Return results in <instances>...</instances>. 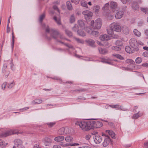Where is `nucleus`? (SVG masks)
Wrapping results in <instances>:
<instances>
[{
  "instance_id": "nucleus-40",
  "label": "nucleus",
  "mask_w": 148,
  "mask_h": 148,
  "mask_svg": "<svg viewBox=\"0 0 148 148\" xmlns=\"http://www.w3.org/2000/svg\"><path fill=\"white\" fill-rule=\"evenodd\" d=\"M65 32L66 34L69 36L71 37L72 36L73 34L70 31L66 29L65 30Z\"/></svg>"
},
{
  "instance_id": "nucleus-11",
  "label": "nucleus",
  "mask_w": 148,
  "mask_h": 148,
  "mask_svg": "<svg viewBox=\"0 0 148 148\" xmlns=\"http://www.w3.org/2000/svg\"><path fill=\"white\" fill-rule=\"evenodd\" d=\"M110 106L114 108H116L119 110H121L123 111H127L128 110L123 108L122 106H120L118 104L116 105H110Z\"/></svg>"
},
{
  "instance_id": "nucleus-55",
  "label": "nucleus",
  "mask_w": 148,
  "mask_h": 148,
  "mask_svg": "<svg viewBox=\"0 0 148 148\" xmlns=\"http://www.w3.org/2000/svg\"><path fill=\"white\" fill-rule=\"evenodd\" d=\"M144 32L145 35L147 36L146 38L148 39V29L145 30Z\"/></svg>"
},
{
  "instance_id": "nucleus-64",
  "label": "nucleus",
  "mask_w": 148,
  "mask_h": 148,
  "mask_svg": "<svg viewBox=\"0 0 148 148\" xmlns=\"http://www.w3.org/2000/svg\"><path fill=\"white\" fill-rule=\"evenodd\" d=\"M33 148H40L39 146V145H38L36 144L34 145V146Z\"/></svg>"
},
{
  "instance_id": "nucleus-50",
  "label": "nucleus",
  "mask_w": 148,
  "mask_h": 148,
  "mask_svg": "<svg viewBox=\"0 0 148 148\" xmlns=\"http://www.w3.org/2000/svg\"><path fill=\"white\" fill-rule=\"evenodd\" d=\"M89 11L88 10H85L82 12V14L85 16V18H86V15L88 14V13H89Z\"/></svg>"
},
{
  "instance_id": "nucleus-20",
  "label": "nucleus",
  "mask_w": 148,
  "mask_h": 148,
  "mask_svg": "<svg viewBox=\"0 0 148 148\" xmlns=\"http://www.w3.org/2000/svg\"><path fill=\"white\" fill-rule=\"evenodd\" d=\"M114 30L113 29H112L111 27H110V28L107 29V32L108 33V34H109L110 35H111L113 37V38H114L113 36L112 35L113 34V32H114ZM118 36H116L115 37L116 38H118Z\"/></svg>"
},
{
  "instance_id": "nucleus-34",
  "label": "nucleus",
  "mask_w": 148,
  "mask_h": 148,
  "mask_svg": "<svg viewBox=\"0 0 148 148\" xmlns=\"http://www.w3.org/2000/svg\"><path fill=\"white\" fill-rule=\"evenodd\" d=\"M78 23L80 27H84L85 26L84 22L82 19H79L78 21Z\"/></svg>"
},
{
  "instance_id": "nucleus-33",
  "label": "nucleus",
  "mask_w": 148,
  "mask_h": 148,
  "mask_svg": "<svg viewBox=\"0 0 148 148\" xmlns=\"http://www.w3.org/2000/svg\"><path fill=\"white\" fill-rule=\"evenodd\" d=\"M81 5L83 7H85L86 8H88V5L87 4V3L86 1L84 0H82L80 2Z\"/></svg>"
},
{
  "instance_id": "nucleus-28",
  "label": "nucleus",
  "mask_w": 148,
  "mask_h": 148,
  "mask_svg": "<svg viewBox=\"0 0 148 148\" xmlns=\"http://www.w3.org/2000/svg\"><path fill=\"white\" fill-rule=\"evenodd\" d=\"M139 111L138 113L134 114L132 116V118L134 119H137L138 117L142 116L143 115L141 113H139Z\"/></svg>"
},
{
  "instance_id": "nucleus-63",
  "label": "nucleus",
  "mask_w": 148,
  "mask_h": 148,
  "mask_svg": "<svg viewBox=\"0 0 148 148\" xmlns=\"http://www.w3.org/2000/svg\"><path fill=\"white\" fill-rule=\"evenodd\" d=\"M53 148H61V147L60 145H55L53 146Z\"/></svg>"
},
{
  "instance_id": "nucleus-46",
  "label": "nucleus",
  "mask_w": 148,
  "mask_h": 148,
  "mask_svg": "<svg viewBox=\"0 0 148 148\" xmlns=\"http://www.w3.org/2000/svg\"><path fill=\"white\" fill-rule=\"evenodd\" d=\"M89 13H88V14L86 15V17L87 16V17H91L93 15V13L92 12L89 11Z\"/></svg>"
},
{
  "instance_id": "nucleus-29",
  "label": "nucleus",
  "mask_w": 148,
  "mask_h": 148,
  "mask_svg": "<svg viewBox=\"0 0 148 148\" xmlns=\"http://www.w3.org/2000/svg\"><path fill=\"white\" fill-rule=\"evenodd\" d=\"M112 56L115 57L120 60H124V58L121 56L120 54L116 53H114L112 54Z\"/></svg>"
},
{
  "instance_id": "nucleus-16",
  "label": "nucleus",
  "mask_w": 148,
  "mask_h": 148,
  "mask_svg": "<svg viewBox=\"0 0 148 148\" xmlns=\"http://www.w3.org/2000/svg\"><path fill=\"white\" fill-rule=\"evenodd\" d=\"M100 39L102 41H108L110 39V37L106 34L101 35L99 37Z\"/></svg>"
},
{
  "instance_id": "nucleus-54",
  "label": "nucleus",
  "mask_w": 148,
  "mask_h": 148,
  "mask_svg": "<svg viewBox=\"0 0 148 148\" xmlns=\"http://www.w3.org/2000/svg\"><path fill=\"white\" fill-rule=\"evenodd\" d=\"M12 48H13V45L14 44V34L13 32H12Z\"/></svg>"
},
{
  "instance_id": "nucleus-36",
  "label": "nucleus",
  "mask_w": 148,
  "mask_h": 148,
  "mask_svg": "<svg viewBox=\"0 0 148 148\" xmlns=\"http://www.w3.org/2000/svg\"><path fill=\"white\" fill-rule=\"evenodd\" d=\"M73 138L71 136H67L65 138V140L67 142H70L73 140Z\"/></svg>"
},
{
  "instance_id": "nucleus-49",
  "label": "nucleus",
  "mask_w": 148,
  "mask_h": 148,
  "mask_svg": "<svg viewBox=\"0 0 148 148\" xmlns=\"http://www.w3.org/2000/svg\"><path fill=\"white\" fill-rule=\"evenodd\" d=\"M56 22L57 24L58 25H61V22L60 19H54Z\"/></svg>"
},
{
  "instance_id": "nucleus-62",
  "label": "nucleus",
  "mask_w": 148,
  "mask_h": 148,
  "mask_svg": "<svg viewBox=\"0 0 148 148\" xmlns=\"http://www.w3.org/2000/svg\"><path fill=\"white\" fill-rule=\"evenodd\" d=\"M29 108V107H26L24 108H22V109H21L19 110H26L28 109Z\"/></svg>"
},
{
  "instance_id": "nucleus-44",
  "label": "nucleus",
  "mask_w": 148,
  "mask_h": 148,
  "mask_svg": "<svg viewBox=\"0 0 148 148\" xmlns=\"http://www.w3.org/2000/svg\"><path fill=\"white\" fill-rule=\"evenodd\" d=\"M112 48L113 50L116 51H120L121 49L120 47L116 46L112 47Z\"/></svg>"
},
{
  "instance_id": "nucleus-21",
  "label": "nucleus",
  "mask_w": 148,
  "mask_h": 148,
  "mask_svg": "<svg viewBox=\"0 0 148 148\" xmlns=\"http://www.w3.org/2000/svg\"><path fill=\"white\" fill-rule=\"evenodd\" d=\"M100 9V7L99 5H95L93 7L94 12L96 15L99 14Z\"/></svg>"
},
{
  "instance_id": "nucleus-51",
  "label": "nucleus",
  "mask_w": 148,
  "mask_h": 148,
  "mask_svg": "<svg viewBox=\"0 0 148 148\" xmlns=\"http://www.w3.org/2000/svg\"><path fill=\"white\" fill-rule=\"evenodd\" d=\"M75 39L76 41L78 43H84V41L78 38H76Z\"/></svg>"
},
{
  "instance_id": "nucleus-39",
  "label": "nucleus",
  "mask_w": 148,
  "mask_h": 148,
  "mask_svg": "<svg viewBox=\"0 0 148 148\" xmlns=\"http://www.w3.org/2000/svg\"><path fill=\"white\" fill-rule=\"evenodd\" d=\"M60 145L63 147H66L70 146L71 144L70 143H65V144L63 142H61L60 143Z\"/></svg>"
},
{
  "instance_id": "nucleus-35",
  "label": "nucleus",
  "mask_w": 148,
  "mask_h": 148,
  "mask_svg": "<svg viewBox=\"0 0 148 148\" xmlns=\"http://www.w3.org/2000/svg\"><path fill=\"white\" fill-rule=\"evenodd\" d=\"M77 32L79 36L83 37L86 35L85 33L84 32L82 31L79 30L77 31Z\"/></svg>"
},
{
  "instance_id": "nucleus-3",
  "label": "nucleus",
  "mask_w": 148,
  "mask_h": 148,
  "mask_svg": "<svg viewBox=\"0 0 148 148\" xmlns=\"http://www.w3.org/2000/svg\"><path fill=\"white\" fill-rule=\"evenodd\" d=\"M109 3H108L105 4L104 6L103 7L102 9L104 10L102 12L103 15L108 18L112 17V15L111 14V13L110 10H108L109 8Z\"/></svg>"
},
{
  "instance_id": "nucleus-24",
  "label": "nucleus",
  "mask_w": 148,
  "mask_h": 148,
  "mask_svg": "<svg viewBox=\"0 0 148 148\" xmlns=\"http://www.w3.org/2000/svg\"><path fill=\"white\" fill-rule=\"evenodd\" d=\"M65 127H62L60 128L58 131V133L60 135H66L65 132Z\"/></svg>"
},
{
  "instance_id": "nucleus-32",
  "label": "nucleus",
  "mask_w": 148,
  "mask_h": 148,
  "mask_svg": "<svg viewBox=\"0 0 148 148\" xmlns=\"http://www.w3.org/2000/svg\"><path fill=\"white\" fill-rule=\"evenodd\" d=\"M125 50L126 52L129 53H133L132 50L130 47L129 46H126L125 47Z\"/></svg>"
},
{
  "instance_id": "nucleus-53",
  "label": "nucleus",
  "mask_w": 148,
  "mask_h": 148,
  "mask_svg": "<svg viewBox=\"0 0 148 148\" xmlns=\"http://www.w3.org/2000/svg\"><path fill=\"white\" fill-rule=\"evenodd\" d=\"M80 0H71V1L72 2H74L75 4H78Z\"/></svg>"
},
{
  "instance_id": "nucleus-38",
  "label": "nucleus",
  "mask_w": 148,
  "mask_h": 148,
  "mask_svg": "<svg viewBox=\"0 0 148 148\" xmlns=\"http://www.w3.org/2000/svg\"><path fill=\"white\" fill-rule=\"evenodd\" d=\"M15 82L14 81H13L12 82L8 84V87L9 88H11L15 85Z\"/></svg>"
},
{
  "instance_id": "nucleus-37",
  "label": "nucleus",
  "mask_w": 148,
  "mask_h": 148,
  "mask_svg": "<svg viewBox=\"0 0 148 148\" xmlns=\"http://www.w3.org/2000/svg\"><path fill=\"white\" fill-rule=\"evenodd\" d=\"M66 5L68 9L69 10H72L73 8L71 3L69 1H68L66 2Z\"/></svg>"
},
{
  "instance_id": "nucleus-57",
  "label": "nucleus",
  "mask_w": 148,
  "mask_h": 148,
  "mask_svg": "<svg viewBox=\"0 0 148 148\" xmlns=\"http://www.w3.org/2000/svg\"><path fill=\"white\" fill-rule=\"evenodd\" d=\"M53 8L54 10H56L57 11L59 12V10L57 6L54 5L53 6Z\"/></svg>"
},
{
  "instance_id": "nucleus-56",
  "label": "nucleus",
  "mask_w": 148,
  "mask_h": 148,
  "mask_svg": "<svg viewBox=\"0 0 148 148\" xmlns=\"http://www.w3.org/2000/svg\"><path fill=\"white\" fill-rule=\"evenodd\" d=\"M144 23L143 21H140L138 22V26H142L143 24H144Z\"/></svg>"
},
{
  "instance_id": "nucleus-6",
  "label": "nucleus",
  "mask_w": 148,
  "mask_h": 148,
  "mask_svg": "<svg viewBox=\"0 0 148 148\" xmlns=\"http://www.w3.org/2000/svg\"><path fill=\"white\" fill-rule=\"evenodd\" d=\"M110 27L113 29L114 31L117 32H119L121 30V27L119 24L116 23L114 22L111 23L110 25Z\"/></svg>"
},
{
  "instance_id": "nucleus-27",
  "label": "nucleus",
  "mask_w": 148,
  "mask_h": 148,
  "mask_svg": "<svg viewBox=\"0 0 148 148\" xmlns=\"http://www.w3.org/2000/svg\"><path fill=\"white\" fill-rule=\"evenodd\" d=\"M87 43L91 47H94L95 43V41L92 39H89L87 41Z\"/></svg>"
},
{
  "instance_id": "nucleus-25",
  "label": "nucleus",
  "mask_w": 148,
  "mask_h": 148,
  "mask_svg": "<svg viewBox=\"0 0 148 148\" xmlns=\"http://www.w3.org/2000/svg\"><path fill=\"white\" fill-rule=\"evenodd\" d=\"M64 139V137L61 136L55 137L54 138V140L57 142H60L63 140Z\"/></svg>"
},
{
  "instance_id": "nucleus-23",
  "label": "nucleus",
  "mask_w": 148,
  "mask_h": 148,
  "mask_svg": "<svg viewBox=\"0 0 148 148\" xmlns=\"http://www.w3.org/2000/svg\"><path fill=\"white\" fill-rule=\"evenodd\" d=\"M42 100L41 99H36L34 100L32 102V104H39L42 103Z\"/></svg>"
},
{
  "instance_id": "nucleus-2",
  "label": "nucleus",
  "mask_w": 148,
  "mask_h": 148,
  "mask_svg": "<svg viewBox=\"0 0 148 148\" xmlns=\"http://www.w3.org/2000/svg\"><path fill=\"white\" fill-rule=\"evenodd\" d=\"M42 27L45 28V32L46 33H49L51 36L55 39L57 40L58 38L60 39L63 38L62 35L57 31L53 29H50L48 25L46 26L45 24H43L42 25Z\"/></svg>"
},
{
  "instance_id": "nucleus-26",
  "label": "nucleus",
  "mask_w": 148,
  "mask_h": 148,
  "mask_svg": "<svg viewBox=\"0 0 148 148\" xmlns=\"http://www.w3.org/2000/svg\"><path fill=\"white\" fill-rule=\"evenodd\" d=\"M106 132H108L109 134L111 136L112 138L114 139L116 138L115 134L114 132L110 130H106Z\"/></svg>"
},
{
  "instance_id": "nucleus-8",
  "label": "nucleus",
  "mask_w": 148,
  "mask_h": 148,
  "mask_svg": "<svg viewBox=\"0 0 148 148\" xmlns=\"http://www.w3.org/2000/svg\"><path fill=\"white\" fill-rule=\"evenodd\" d=\"M18 130H11L7 131L5 133H4L3 136L6 137L12 134H14L18 133Z\"/></svg>"
},
{
  "instance_id": "nucleus-10",
  "label": "nucleus",
  "mask_w": 148,
  "mask_h": 148,
  "mask_svg": "<svg viewBox=\"0 0 148 148\" xmlns=\"http://www.w3.org/2000/svg\"><path fill=\"white\" fill-rule=\"evenodd\" d=\"M86 31L91 35L95 36H99V33L97 31H92L88 27H86Z\"/></svg>"
},
{
  "instance_id": "nucleus-4",
  "label": "nucleus",
  "mask_w": 148,
  "mask_h": 148,
  "mask_svg": "<svg viewBox=\"0 0 148 148\" xmlns=\"http://www.w3.org/2000/svg\"><path fill=\"white\" fill-rule=\"evenodd\" d=\"M102 24V21L101 19H96L95 21L92 20L91 22V25L97 29L101 28Z\"/></svg>"
},
{
  "instance_id": "nucleus-9",
  "label": "nucleus",
  "mask_w": 148,
  "mask_h": 148,
  "mask_svg": "<svg viewBox=\"0 0 148 148\" xmlns=\"http://www.w3.org/2000/svg\"><path fill=\"white\" fill-rule=\"evenodd\" d=\"M117 4L115 2L112 1L110 2V6L112 9V11L113 12H115V11H117L118 10V8H117Z\"/></svg>"
},
{
  "instance_id": "nucleus-7",
  "label": "nucleus",
  "mask_w": 148,
  "mask_h": 148,
  "mask_svg": "<svg viewBox=\"0 0 148 148\" xmlns=\"http://www.w3.org/2000/svg\"><path fill=\"white\" fill-rule=\"evenodd\" d=\"M14 146L16 148H24L22 141L19 139H15L14 141Z\"/></svg>"
},
{
  "instance_id": "nucleus-14",
  "label": "nucleus",
  "mask_w": 148,
  "mask_h": 148,
  "mask_svg": "<svg viewBox=\"0 0 148 148\" xmlns=\"http://www.w3.org/2000/svg\"><path fill=\"white\" fill-rule=\"evenodd\" d=\"M141 2V0H138V3L136 1H134L133 2L132 5V8L135 10H137L139 8L138 4V3H140Z\"/></svg>"
},
{
  "instance_id": "nucleus-52",
  "label": "nucleus",
  "mask_w": 148,
  "mask_h": 148,
  "mask_svg": "<svg viewBox=\"0 0 148 148\" xmlns=\"http://www.w3.org/2000/svg\"><path fill=\"white\" fill-rule=\"evenodd\" d=\"M51 78L53 79H55L56 80H59V81H61L62 82V79L60 78H59V77H58L56 76V77H53V78Z\"/></svg>"
},
{
  "instance_id": "nucleus-48",
  "label": "nucleus",
  "mask_w": 148,
  "mask_h": 148,
  "mask_svg": "<svg viewBox=\"0 0 148 148\" xmlns=\"http://www.w3.org/2000/svg\"><path fill=\"white\" fill-rule=\"evenodd\" d=\"M56 124L55 122H51L49 123H47V124L48 125V126L49 127H51L53 126L54 125Z\"/></svg>"
},
{
  "instance_id": "nucleus-5",
  "label": "nucleus",
  "mask_w": 148,
  "mask_h": 148,
  "mask_svg": "<svg viewBox=\"0 0 148 148\" xmlns=\"http://www.w3.org/2000/svg\"><path fill=\"white\" fill-rule=\"evenodd\" d=\"M129 43L130 46L133 49L136 51L138 50V41L136 39L134 38H132L129 41Z\"/></svg>"
},
{
  "instance_id": "nucleus-47",
  "label": "nucleus",
  "mask_w": 148,
  "mask_h": 148,
  "mask_svg": "<svg viewBox=\"0 0 148 148\" xmlns=\"http://www.w3.org/2000/svg\"><path fill=\"white\" fill-rule=\"evenodd\" d=\"M8 84L7 82H5L2 85V87L3 90H4L5 88L6 85Z\"/></svg>"
},
{
  "instance_id": "nucleus-22",
  "label": "nucleus",
  "mask_w": 148,
  "mask_h": 148,
  "mask_svg": "<svg viewBox=\"0 0 148 148\" xmlns=\"http://www.w3.org/2000/svg\"><path fill=\"white\" fill-rule=\"evenodd\" d=\"M3 133L0 135V138L4 137L3 136ZM7 144V143H5L3 140L0 139V147H4L6 146Z\"/></svg>"
},
{
  "instance_id": "nucleus-59",
  "label": "nucleus",
  "mask_w": 148,
  "mask_h": 148,
  "mask_svg": "<svg viewBox=\"0 0 148 148\" xmlns=\"http://www.w3.org/2000/svg\"><path fill=\"white\" fill-rule=\"evenodd\" d=\"M72 29L73 31H74L75 32H77V31L78 30L77 27H76L75 26L72 28Z\"/></svg>"
},
{
  "instance_id": "nucleus-60",
  "label": "nucleus",
  "mask_w": 148,
  "mask_h": 148,
  "mask_svg": "<svg viewBox=\"0 0 148 148\" xmlns=\"http://www.w3.org/2000/svg\"><path fill=\"white\" fill-rule=\"evenodd\" d=\"M138 46L139 44L140 45H142V46L144 45V44L141 41H138Z\"/></svg>"
},
{
  "instance_id": "nucleus-61",
  "label": "nucleus",
  "mask_w": 148,
  "mask_h": 148,
  "mask_svg": "<svg viewBox=\"0 0 148 148\" xmlns=\"http://www.w3.org/2000/svg\"><path fill=\"white\" fill-rule=\"evenodd\" d=\"M10 31V27H9L8 26V24H7V33H9Z\"/></svg>"
},
{
  "instance_id": "nucleus-45",
  "label": "nucleus",
  "mask_w": 148,
  "mask_h": 148,
  "mask_svg": "<svg viewBox=\"0 0 148 148\" xmlns=\"http://www.w3.org/2000/svg\"><path fill=\"white\" fill-rule=\"evenodd\" d=\"M125 62L127 63L132 64H133L134 63V62L133 60L130 59L127 60Z\"/></svg>"
},
{
  "instance_id": "nucleus-41",
  "label": "nucleus",
  "mask_w": 148,
  "mask_h": 148,
  "mask_svg": "<svg viewBox=\"0 0 148 148\" xmlns=\"http://www.w3.org/2000/svg\"><path fill=\"white\" fill-rule=\"evenodd\" d=\"M142 61V59L140 57L137 58L135 60V62L136 63L140 64Z\"/></svg>"
},
{
  "instance_id": "nucleus-17",
  "label": "nucleus",
  "mask_w": 148,
  "mask_h": 148,
  "mask_svg": "<svg viewBox=\"0 0 148 148\" xmlns=\"http://www.w3.org/2000/svg\"><path fill=\"white\" fill-rule=\"evenodd\" d=\"M65 132L66 135L67 134H71L74 133V129L71 127H65Z\"/></svg>"
},
{
  "instance_id": "nucleus-31",
  "label": "nucleus",
  "mask_w": 148,
  "mask_h": 148,
  "mask_svg": "<svg viewBox=\"0 0 148 148\" xmlns=\"http://www.w3.org/2000/svg\"><path fill=\"white\" fill-rule=\"evenodd\" d=\"M134 35L137 36H140L141 35L140 32L136 29H134L133 31Z\"/></svg>"
},
{
  "instance_id": "nucleus-30",
  "label": "nucleus",
  "mask_w": 148,
  "mask_h": 148,
  "mask_svg": "<svg viewBox=\"0 0 148 148\" xmlns=\"http://www.w3.org/2000/svg\"><path fill=\"white\" fill-rule=\"evenodd\" d=\"M99 52L102 54H105L107 52L106 49H103L101 47H99L98 48Z\"/></svg>"
},
{
  "instance_id": "nucleus-15",
  "label": "nucleus",
  "mask_w": 148,
  "mask_h": 148,
  "mask_svg": "<svg viewBox=\"0 0 148 148\" xmlns=\"http://www.w3.org/2000/svg\"><path fill=\"white\" fill-rule=\"evenodd\" d=\"M43 141L46 146L49 145L52 142L51 139L49 138L46 137L43 140Z\"/></svg>"
},
{
  "instance_id": "nucleus-19",
  "label": "nucleus",
  "mask_w": 148,
  "mask_h": 148,
  "mask_svg": "<svg viewBox=\"0 0 148 148\" xmlns=\"http://www.w3.org/2000/svg\"><path fill=\"white\" fill-rule=\"evenodd\" d=\"M124 12L122 11H119L117 12L115 15L116 18H121L123 16Z\"/></svg>"
},
{
  "instance_id": "nucleus-13",
  "label": "nucleus",
  "mask_w": 148,
  "mask_h": 148,
  "mask_svg": "<svg viewBox=\"0 0 148 148\" xmlns=\"http://www.w3.org/2000/svg\"><path fill=\"white\" fill-rule=\"evenodd\" d=\"M111 141V140L110 137L108 136H106L103 143V146L104 147H107L110 144V142Z\"/></svg>"
},
{
  "instance_id": "nucleus-43",
  "label": "nucleus",
  "mask_w": 148,
  "mask_h": 148,
  "mask_svg": "<svg viewBox=\"0 0 148 148\" xmlns=\"http://www.w3.org/2000/svg\"><path fill=\"white\" fill-rule=\"evenodd\" d=\"M115 44L119 46H121L122 45V42L120 40H117L116 41L115 43Z\"/></svg>"
},
{
  "instance_id": "nucleus-18",
  "label": "nucleus",
  "mask_w": 148,
  "mask_h": 148,
  "mask_svg": "<svg viewBox=\"0 0 148 148\" xmlns=\"http://www.w3.org/2000/svg\"><path fill=\"white\" fill-rule=\"evenodd\" d=\"M122 30L124 34H128L129 32L130 29L128 27L123 26L122 27Z\"/></svg>"
},
{
  "instance_id": "nucleus-42",
  "label": "nucleus",
  "mask_w": 148,
  "mask_h": 148,
  "mask_svg": "<svg viewBox=\"0 0 148 148\" xmlns=\"http://www.w3.org/2000/svg\"><path fill=\"white\" fill-rule=\"evenodd\" d=\"M86 91V90L83 88H81L79 90H74V91L75 92H83Z\"/></svg>"
},
{
  "instance_id": "nucleus-58",
  "label": "nucleus",
  "mask_w": 148,
  "mask_h": 148,
  "mask_svg": "<svg viewBox=\"0 0 148 148\" xmlns=\"http://www.w3.org/2000/svg\"><path fill=\"white\" fill-rule=\"evenodd\" d=\"M108 124L109 125L112 127H114V124L112 122H109L108 123Z\"/></svg>"
},
{
  "instance_id": "nucleus-1",
  "label": "nucleus",
  "mask_w": 148,
  "mask_h": 148,
  "mask_svg": "<svg viewBox=\"0 0 148 148\" xmlns=\"http://www.w3.org/2000/svg\"><path fill=\"white\" fill-rule=\"evenodd\" d=\"M94 120L78 121L76 122L75 124L79 125L84 131H87L95 128H99L103 125L101 122Z\"/></svg>"
},
{
  "instance_id": "nucleus-12",
  "label": "nucleus",
  "mask_w": 148,
  "mask_h": 148,
  "mask_svg": "<svg viewBox=\"0 0 148 148\" xmlns=\"http://www.w3.org/2000/svg\"><path fill=\"white\" fill-rule=\"evenodd\" d=\"M93 139L95 143L97 144L100 143L102 141V137L99 135H95Z\"/></svg>"
}]
</instances>
